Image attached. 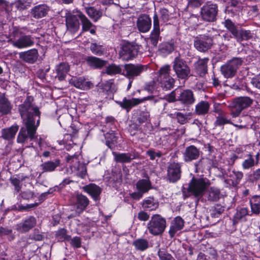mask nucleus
I'll use <instances>...</instances> for the list:
<instances>
[{"instance_id":"nucleus-1","label":"nucleus","mask_w":260,"mask_h":260,"mask_svg":"<svg viewBox=\"0 0 260 260\" xmlns=\"http://www.w3.org/2000/svg\"><path fill=\"white\" fill-rule=\"evenodd\" d=\"M34 98L28 95L23 103L19 106V111L24 126L21 127L17 138L18 143L31 147V142L35 138L38 127L40 124V112L38 107L33 104Z\"/></svg>"},{"instance_id":"nucleus-2","label":"nucleus","mask_w":260,"mask_h":260,"mask_svg":"<svg viewBox=\"0 0 260 260\" xmlns=\"http://www.w3.org/2000/svg\"><path fill=\"white\" fill-rule=\"evenodd\" d=\"M222 24L238 42L252 39L254 37V33L252 31L239 28L230 19L225 20Z\"/></svg>"},{"instance_id":"nucleus-3","label":"nucleus","mask_w":260,"mask_h":260,"mask_svg":"<svg viewBox=\"0 0 260 260\" xmlns=\"http://www.w3.org/2000/svg\"><path fill=\"white\" fill-rule=\"evenodd\" d=\"M210 184V181L207 178L193 177L188 184L187 190L196 197H202Z\"/></svg>"},{"instance_id":"nucleus-4","label":"nucleus","mask_w":260,"mask_h":260,"mask_svg":"<svg viewBox=\"0 0 260 260\" xmlns=\"http://www.w3.org/2000/svg\"><path fill=\"white\" fill-rule=\"evenodd\" d=\"M166 228V220L159 214H154L147 223L149 233L153 236L161 235Z\"/></svg>"},{"instance_id":"nucleus-5","label":"nucleus","mask_w":260,"mask_h":260,"mask_svg":"<svg viewBox=\"0 0 260 260\" xmlns=\"http://www.w3.org/2000/svg\"><path fill=\"white\" fill-rule=\"evenodd\" d=\"M253 100L248 96H241L235 99L231 103V115L233 117H238L242 110L250 107Z\"/></svg>"},{"instance_id":"nucleus-6","label":"nucleus","mask_w":260,"mask_h":260,"mask_svg":"<svg viewBox=\"0 0 260 260\" xmlns=\"http://www.w3.org/2000/svg\"><path fill=\"white\" fill-rule=\"evenodd\" d=\"M173 63V70L178 78L186 80L191 75L190 69L183 59L177 57L175 58Z\"/></svg>"},{"instance_id":"nucleus-7","label":"nucleus","mask_w":260,"mask_h":260,"mask_svg":"<svg viewBox=\"0 0 260 260\" xmlns=\"http://www.w3.org/2000/svg\"><path fill=\"white\" fill-rule=\"evenodd\" d=\"M242 63L243 60L241 58L239 57L233 58L221 67L220 71L222 74L226 78L233 77Z\"/></svg>"},{"instance_id":"nucleus-8","label":"nucleus","mask_w":260,"mask_h":260,"mask_svg":"<svg viewBox=\"0 0 260 260\" xmlns=\"http://www.w3.org/2000/svg\"><path fill=\"white\" fill-rule=\"evenodd\" d=\"M147 66L141 64L127 63L123 66L122 75L128 79L134 80V79L147 70Z\"/></svg>"},{"instance_id":"nucleus-9","label":"nucleus","mask_w":260,"mask_h":260,"mask_svg":"<svg viewBox=\"0 0 260 260\" xmlns=\"http://www.w3.org/2000/svg\"><path fill=\"white\" fill-rule=\"evenodd\" d=\"M181 164L172 161L168 162L166 180L170 183H174L180 180L181 176Z\"/></svg>"},{"instance_id":"nucleus-10","label":"nucleus","mask_w":260,"mask_h":260,"mask_svg":"<svg viewBox=\"0 0 260 260\" xmlns=\"http://www.w3.org/2000/svg\"><path fill=\"white\" fill-rule=\"evenodd\" d=\"M218 11L216 4L208 2L201 8L200 14L203 20L213 22L216 19Z\"/></svg>"},{"instance_id":"nucleus-11","label":"nucleus","mask_w":260,"mask_h":260,"mask_svg":"<svg viewBox=\"0 0 260 260\" xmlns=\"http://www.w3.org/2000/svg\"><path fill=\"white\" fill-rule=\"evenodd\" d=\"M141 46L127 43L122 46L119 52L120 57L123 60H129L135 58L140 52Z\"/></svg>"},{"instance_id":"nucleus-12","label":"nucleus","mask_w":260,"mask_h":260,"mask_svg":"<svg viewBox=\"0 0 260 260\" xmlns=\"http://www.w3.org/2000/svg\"><path fill=\"white\" fill-rule=\"evenodd\" d=\"M67 161L69 164L72 173L77 176L83 178L86 174V168L82 164H80L76 155H68Z\"/></svg>"},{"instance_id":"nucleus-13","label":"nucleus","mask_w":260,"mask_h":260,"mask_svg":"<svg viewBox=\"0 0 260 260\" xmlns=\"http://www.w3.org/2000/svg\"><path fill=\"white\" fill-rule=\"evenodd\" d=\"M213 44V39L206 35H200L194 40V46L199 51L205 52L210 49Z\"/></svg>"},{"instance_id":"nucleus-14","label":"nucleus","mask_w":260,"mask_h":260,"mask_svg":"<svg viewBox=\"0 0 260 260\" xmlns=\"http://www.w3.org/2000/svg\"><path fill=\"white\" fill-rule=\"evenodd\" d=\"M160 29L159 25V20L157 14L155 13L153 17V29L148 38L150 43L154 46L156 47L159 41H160L161 37L160 36Z\"/></svg>"},{"instance_id":"nucleus-15","label":"nucleus","mask_w":260,"mask_h":260,"mask_svg":"<svg viewBox=\"0 0 260 260\" xmlns=\"http://www.w3.org/2000/svg\"><path fill=\"white\" fill-rule=\"evenodd\" d=\"M202 152L199 148L191 145L185 147L182 152L183 160L185 162L189 163L198 159Z\"/></svg>"},{"instance_id":"nucleus-16","label":"nucleus","mask_w":260,"mask_h":260,"mask_svg":"<svg viewBox=\"0 0 260 260\" xmlns=\"http://www.w3.org/2000/svg\"><path fill=\"white\" fill-rule=\"evenodd\" d=\"M13 46L18 49H23L29 47L34 44V38L30 35H23L17 40L13 41L10 39L8 41Z\"/></svg>"},{"instance_id":"nucleus-17","label":"nucleus","mask_w":260,"mask_h":260,"mask_svg":"<svg viewBox=\"0 0 260 260\" xmlns=\"http://www.w3.org/2000/svg\"><path fill=\"white\" fill-rule=\"evenodd\" d=\"M177 101L186 106L193 104L195 98L192 91L190 89L180 90L177 96Z\"/></svg>"},{"instance_id":"nucleus-18","label":"nucleus","mask_w":260,"mask_h":260,"mask_svg":"<svg viewBox=\"0 0 260 260\" xmlns=\"http://www.w3.org/2000/svg\"><path fill=\"white\" fill-rule=\"evenodd\" d=\"M151 19L148 15L141 14L137 20V27L139 31L145 33L151 27Z\"/></svg>"},{"instance_id":"nucleus-19","label":"nucleus","mask_w":260,"mask_h":260,"mask_svg":"<svg viewBox=\"0 0 260 260\" xmlns=\"http://www.w3.org/2000/svg\"><path fill=\"white\" fill-rule=\"evenodd\" d=\"M37 221L34 216H29L16 225V230L19 233L28 232L36 224Z\"/></svg>"},{"instance_id":"nucleus-20","label":"nucleus","mask_w":260,"mask_h":260,"mask_svg":"<svg viewBox=\"0 0 260 260\" xmlns=\"http://www.w3.org/2000/svg\"><path fill=\"white\" fill-rule=\"evenodd\" d=\"M78 12L76 15L69 14L66 17V24L67 29L72 33L77 32L80 28Z\"/></svg>"},{"instance_id":"nucleus-21","label":"nucleus","mask_w":260,"mask_h":260,"mask_svg":"<svg viewBox=\"0 0 260 260\" xmlns=\"http://www.w3.org/2000/svg\"><path fill=\"white\" fill-rule=\"evenodd\" d=\"M70 84L77 88L87 90L93 87V83L87 80L84 77H80L72 79L70 82Z\"/></svg>"},{"instance_id":"nucleus-22","label":"nucleus","mask_w":260,"mask_h":260,"mask_svg":"<svg viewBox=\"0 0 260 260\" xmlns=\"http://www.w3.org/2000/svg\"><path fill=\"white\" fill-rule=\"evenodd\" d=\"M78 17L82 24V31H89L90 34L94 35L96 32V26L88 18L80 11H78Z\"/></svg>"},{"instance_id":"nucleus-23","label":"nucleus","mask_w":260,"mask_h":260,"mask_svg":"<svg viewBox=\"0 0 260 260\" xmlns=\"http://www.w3.org/2000/svg\"><path fill=\"white\" fill-rule=\"evenodd\" d=\"M38 56V51L37 49L35 48L19 53V58L24 62L28 63H35L37 60Z\"/></svg>"},{"instance_id":"nucleus-24","label":"nucleus","mask_w":260,"mask_h":260,"mask_svg":"<svg viewBox=\"0 0 260 260\" xmlns=\"http://www.w3.org/2000/svg\"><path fill=\"white\" fill-rule=\"evenodd\" d=\"M89 203V201L85 196L82 194H77L75 202L76 212L80 214L86 208Z\"/></svg>"},{"instance_id":"nucleus-25","label":"nucleus","mask_w":260,"mask_h":260,"mask_svg":"<svg viewBox=\"0 0 260 260\" xmlns=\"http://www.w3.org/2000/svg\"><path fill=\"white\" fill-rule=\"evenodd\" d=\"M145 100V99L139 98L127 99L126 98H124L122 101L118 102L117 103L121 108L126 109L128 112L133 107L144 102Z\"/></svg>"},{"instance_id":"nucleus-26","label":"nucleus","mask_w":260,"mask_h":260,"mask_svg":"<svg viewBox=\"0 0 260 260\" xmlns=\"http://www.w3.org/2000/svg\"><path fill=\"white\" fill-rule=\"evenodd\" d=\"M112 154L114 156V160L119 163H129L132 159L137 158L138 155L135 153H117L113 152Z\"/></svg>"},{"instance_id":"nucleus-27","label":"nucleus","mask_w":260,"mask_h":260,"mask_svg":"<svg viewBox=\"0 0 260 260\" xmlns=\"http://www.w3.org/2000/svg\"><path fill=\"white\" fill-rule=\"evenodd\" d=\"M184 221L180 216L176 217L172 221L169 234L171 238H173L175 234L183 229Z\"/></svg>"},{"instance_id":"nucleus-28","label":"nucleus","mask_w":260,"mask_h":260,"mask_svg":"<svg viewBox=\"0 0 260 260\" xmlns=\"http://www.w3.org/2000/svg\"><path fill=\"white\" fill-rule=\"evenodd\" d=\"M26 178H27V176L20 175H15L10 177L9 181L11 184L14 186L15 193H17L20 192L22 186V182L25 180Z\"/></svg>"},{"instance_id":"nucleus-29","label":"nucleus","mask_w":260,"mask_h":260,"mask_svg":"<svg viewBox=\"0 0 260 260\" xmlns=\"http://www.w3.org/2000/svg\"><path fill=\"white\" fill-rule=\"evenodd\" d=\"M49 11L46 5H39L34 7L31 10V14L36 18H40L46 16Z\"/></svg>"},{"instance_id":"nucleus-30","label":"nucleus","mask_w":260,"mask_h":260,"mask_svg":"<svg viewBox=\"0 0 260 260\" xmlns=\"http://www.w3.org/2000/svg\"><path fill=\"white\" fill-rule=\"evenodd\" d=\"M208 58L199 59L195 63V70L200 76H203L207 72Z\"/></svg>"},{"instance_id":"nucleus-31","label":"nucleus","mask_w":260,"mask_h":260,"mask_svg":"<svg viewBox=\"0 0 260 260\" xmlns=\"http://www.w3.org/2000/svg\"><path fill=\"white\" fill-rule=\"evenodd\" d=\"M87 64L94 69H101L107 63V61L94 56H88L86 58Z\"/></svg>"},{"instance_id":"nucleus-32","label":"nucleus","mask_w":260,"mask_h":260,"mask_svg":"<svg viewBox=\"0 0 260 260\" xmlns=\"http://www.w3.org/2000/svg\"><path fill=\"white\" fill-rule=\"evenodd\" d=\"M136 186L137 190L143 194L147 192L152 188L151 183L149 178L139 180L136 183Z\"/></svg>"},{"instance_id":"nucleus-33","label":"nucleus","mask_w":260,"mask_h":260,"mask_svg":"<svg viewBox=\"0 0 260 260\" xmlns=\"http://www.w3.org/2000/svg\"><path fill=\"white\" fill-rule=\"evenodd\" d=\"M248 215H251V214H249V211L247 208L242 207L238 209L234 216V223H238L240 221H246V216Z\"/></svg>"},{"instance_id":"nucleus-34","label":"nucleus","mask_w":260,"mask_h":260,"mask_svg":"<svg viewBox=\"0 0 260 260\" xmlns=\"http://www.w3.org/2000/svg\"><path fill=\"white\" fill-rule=\"evenodd\" d=\"M84 190L89 194L94 200H97L101 193V189L99 186L94 184H90L83 187Z\"/></svg>"},{"instance_id":"nucleus-35","label":"nucleus","mask_w":260,"mask_h":260,"mask_svg":"<svg viewBox=\"0 0 260 260\" xmlns=\"http://www.w3.org/2000/svg\"><path fill=\"white\" fill-rule=\"evenodd\" d=\"M123 66L111 63L106 66L105 73L110 76H114L117 74L122 75Z\"/></svg>"},{"instance_id":"nucleus-36","label":"nucleus","mask_w":260,"mask_h":260,"mask_svg":"<svg viewBox=\"0 0 260 260\" xmlns=\"http://www.w3.org/2000/svg\"><path fill=\"white\" fill-rule=\"evenodd\" d=\"M18 129L19 126L17 124L12 125L8 128L3 129L2 130V136L5 140L13 139L14 138Z\"/></svg>"},{"instance_id":"nucleus-37","label":"nucleus","mask_w":260,"mask_h":260,"mask_svg":"<svg viewBox=\"0 0 260 260\" xmlns=\"http://www.w3.org/2000/svg\"><path fill=\"white\" fill-rule=\"evenodd\" d=\"M210 104L207 101H201L195 107L194 113L198 115H205L208 113Z\"/></svg>"},{"instance_id":"nucleus-38","label":"nucleus","mask_w":260,"mask_h":260,"mask_svg":"<svg viewBox=\"0 0 260 260\" xmlns=\"http://www.w3.org/2000/svg\"><path fill=\"white\" fill-rule=\"evenodd\" d=\"M70 70V67L68 64L62 62L56 67V77L60 81L63 80Z\"/></svg>"},{"instance_id":"nucleus-39","label":"nucleus","mask_w":260,"mask_h":260,"mask_svg":"<svg viewBox=\"0 0 260 260\" xmlns=\"http://www.w3.org/2000/svg\"><path fill=\"white\" fill-rule=\"evenodd\" d=\"M60 162L59 159H55L53 161H48L40 165L43 172H53L55 169L60 166Z\"/></svg>"},{"instance_id":"nucleus-40","label":"nucleus","mask_w":260,"mask_h":260,"mask_svg":"<svg viewBox=\"0 0 260 260\" xmlns=\"http://www.w3.org/2000/svg\"><path fill=\"white\" fill-rule=\"evenodd\" d=\"M158 202L155 200L153 197H148L144 200L142 203L143 208L149 211L155 210L158 207Z\"/></svg>"},{"instance_id":"nucleus-41","label":"nucleus","mask_w":260,"mask_h":260,"mask_svg":"<svg viewBox=\"0 0 260 260\" xmlns=\"http://www.w3.org/2000/svg\"><path fill=\"white\" fill-rule=\"evenodd\" d=\"M85 10L88 16L94 22L98 21L103 15L100 10H97L93 7L85 8Z\"/></svg>"},{"instance_id":"nucleus-42","label":"nucleus","mask_w":260,"mask_h":260,"mask_svg":"<svg viewBox=\"0 0 260 260\" xmlns=\"http://www.w3.org/2000/svg\"><path fill=\"white\" fill-rule=\"evenodd\" d=\"M12 109V105L6 98L0 99V113L3 115L9 114Z\"/></svg>"},{"instance_id":"nucleus-43","label":"nucleus","mask_w":260,"mask_h":260,"mask_svg":"<svg viewBox=\"0 0 260 260\" xmlns=\"http://www.w3.org/2000/svg\"><path fill=\"white\" fill-rule=\"evenodd\" d=\"M215 111L218 113V116L216 117V120L214 122V125L215 126H220L229 123L233 124L230 120L226 118L223 112L218 110H215Z\"/></svg>"},{"instance_id":"nucleus-44","label":"nucleus","mask_w":260,"mask_h":260,"mask_svg":"<svg viewBox=\"0 0 260 260\" xmlns=\"http://www.w3.org/2000/svg\"><path fill=\"white\" fill-rule=\"evenodd\" d=\"M133 245L137 250L144 251L148 248L149 242L146 239L139 238L134 241Z\"/></svg>"},{"instance_id":"nucleus-45","label":"nucleus","mask_w":260,"mask_h":260,"mask_svg":"<svg viewBox=\"0 0 260 260\" xmlns=\"http://www.w3.org/2000/svg\"><path fill=\"white\" fill-rule=\"evenodd\" d=\"M174 50V44L171 42H163L159 46V52L164 54H168Z\"/></svg>"},{"instance_id":"nucleus-46","label":"nucleus","mask_w":260,"mask_h":260,"mask_svg":"<svg viewBox=\"0 0 260 260\" xmlns=\"http://www.w3.org/2000/svg\"><path fill=\"white\" fill-rule=\"evenodd\" d=\"M255 166L256 165L254 157L252 153H250L247 155V158L242 162V168L243 170H248Z\"/></svg>"},{"instance_id":"nucleus-47","label":"nucleus","mask_w":260,"mask_h":260,"mask_svg":"<svg viewBox=\"0 0 260 260\" xmlns=\"http://www.w3.org/2000/svg\"><path fill=\"white\" fill-rule=\"evenodd\" d=\"M220 194L219 189L212 187L208 192V200L212 202H216L219 199Z\"/></svg>"},{"instance_id":"nucleus-48","label":"nucleus","mask_w":260,"mask_h":260,"mask_svg":"<svg viewBox=\"0 0 260 260\" xmlns=\"http://www.w3.org/2000/svg\"><path fill=\"white\" fill-rule=\"evenodd\" d=\"M55 237L58 241H69L71 239V236L67 234V230L65 229L58 230L55 234Z\"/></svg>"},{"instance_id":"nucleus-49","label":"nucleus","mask_w":260,"mask_h":260,"mask_svg":"<svg viewBox=\"0 0 260 260\" xmlns=\"http://www.w3.org/2000/svg\"><path fill=\"white\" fill-rule=\"evenodd\" d=\"M170 71L171 68L169 65H165L161 67L159 70L158 81L171 76L170 75Z\"/></svg>"},{"instance_id":"nucleus-50","label":"nucleus","mask_w":260,"mask_h":260,"mask_svg":"<svg viewBox=\"0 0 260 260\" xmlns=\"http://www.w3.org/2000/svg\"><path fill=\"white\" fill-rule=\"evenodd\" d=\"M161 84V87L166 90H170L174 86L175 80L171 77L170 76L165 79H162L159 81Z\"/></svg>"},{"instance_id":"nucleus-51","label":"nucleus","mask_w":260,"mask_h":260,"mask_svg":"<svg viewBox=\"0 0 260 260\" xmlns=\"http://www.w3.org/2000/svg\"><path fill=\"white\" fill-rule=\"evenodd\" d=\"M159 260H176L165 249H159L157 253Z\"/></svg>"},{"instance_id":"nucleus-52","label":"nucleus","mask_w":260,"mask_h":260,"mask_svg":"<svg viewBox=\"0 0 260 260\" xmlns=\"http://www.w3.org/2000/svg\"><path fill=\"white\" fill-rule=\"evenodd\" d=\"M230 177L232 178L233 182L236 184H238L243 177V174L241 171L233 170L230 173Z\"/></svg>"},{"instance_id":"nucleus-53","label":"nucleus","mask_w":260,"mask_h":260,"mask_svg":"<svg viewBox=\"0 0 260 260\" xmlns=\"http://www.w3.org/2000/svg\"><path fill=\"white\" fill-rule=\"evenodd\" d=\"M106 145L110 149H113L115 147V143L117 142V138L113 133L107 134Z\"/></svg>"},{"instance_id":"nucleus-54","label":"nucleus","mask_w":260,"mask_h":260,"mask_svg":"<svg viewBox=\"0 0 260 260\" xmlns=\"http://www.w3.org/2000/svg\"><path fill=\"white\" fill-rule=\"evenodd\" d=\"M90 49L92 53L96 55H102L104 52L103 47L96 43H92L90 46Z\"/></svg>"},{"instance_id":"nucleus-55","label":"nucleus","mask_w":260,"mask_h":260,"mask_svg":"<svg viewBox=\"0 0 260 260\" xmlns=\"http://www.w3.org/2000/svg\"><path fill=\"white\" fill-rule=\"evenodd\" d=\"M170 116L171 117H176L178 122L181 124H184L187 121V115L181 112H175L174 114H171Z\"/></svg>"},{"instance_id":"nucleus-56","label":"nucleus","mask_w":260,"mask_h":260,"mask_svg":"<svg viewBox=\"0 0 260 260\" xmlns=\"http://www.w3.org/2000/svg\"><path fill=\"white\" fill-rule=\"evenodd\" d=\"M251 212L258 215L260 213V200L250 201Z\"/></svg>"},{"instance_id":"nucleus-57","label":"nucleus","mask_w":260,"mask_h":260,"mask_svg":"<svg viewBox=\"0 0 260 260\" xmlns=\"http://www.w3.org/2000/svg\"><path fill=\"white\" fill-rule=\"evenodd\" d=\"M150 114L147 111H142L140 113L138 118L137 121L140 124L143 123L147 122L149 120Z\"/></svg>"},{"instance_id":"nucleus-58","label":"nucleus","mask_w":260,"mask_h":260,"mask_svg":"<svg viewBox=\"0 0 260 260\" xmlns=\"http://www.w3.org/2000/svg\"><path fill=\"white\" fill-rule=\"evenodd\" d=\"M103 89L107 92H112L113 90L114 80L113 79H110L106 81L102 84Z\"/></svg>"},{"instance_id":"nucleus-59","label":"nucleus","mask_w":260,"mask_h":260,"mask_svg":"<svg viewBox=\"0 0 260 260\" xmlns=\"http://www.w3.org/2000/svg\"><path fill=\"white\" fill-rule=\"evenodd\" d=\"M146 155H147L150 160H154L156 157H160L162 155V153L160 151H158L155 152V150L153 149H150L147 150L146 152Z\"/></svg>"},{"instance_id":"nucleus-60","label":"nucleus","mask_w":260,"mask_h":260,"mask_svg":"<svg viewBox=\"0 0 260 260\" xmlns=\"http://www.w3.org/2000/svg\"><path fill=\"white\" fill-rule=\"evenodd\" d=\"M206 159L204 158H201L198 161L196 162L194 164L196 169V172H198L200 171H202L205 167Z\"/></svg>"},{"instance_id":"nucleus-61","label":"nucleus","mask_w":260,"mask_h":260,"mask_svg":"<svg viewBox=\"0 0 260 260\" xmlns=\"http://www.w3.org/2000/svg\"><path fill=\"white\" fill-rule=\"evenodd\" d=\"M249 180L250 181L254 182L257 181L260 179V169H258L252 172L249 176Z\"/></svg>"},{"instance_id":"nucleus-62","label":"nucleus","mask_w":260,"mask_h":260,"mask_svg":"<svg viewBox=\"0 0 260 260\" xmlns=\"http://www.w3.org/2000/svg\"><path fill=\"white\" fill-rule=\"evenodd\" d=\"M70 244L74 248H79L81 246V240L79 237H75L71 239Z\"/></svg>"},{"instance_id":"nucleus-63","label":"nucleus","mask_w":260,"mask_h":260,"mask_svg":"<svg viewBox=\"0 0 260 260\" xmlns=\"http://www.w3.org/2000/svg\"><path fill=\"white\" fill-rule=\"evenodd\" d=\"M188 2V6L192 8L199 7L205 0H187Z\"/></svg>"},{"instance_id":"nucleus-64","label":"nucleus","mask_w":260,"mask_h":260,"mask_svg":"<svg viewBox=\"0 0 260 260\" xmlns=\"http://www.w3.org/2000/svg\"><path fill=\"white\" fill-rule=\"evenodd\" d=\"M159 12L162 20L164 22L168 21L170 17L169 11L167 9L164 8L160 9Z\"/></svg>"}]
</instances>
